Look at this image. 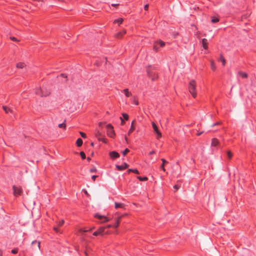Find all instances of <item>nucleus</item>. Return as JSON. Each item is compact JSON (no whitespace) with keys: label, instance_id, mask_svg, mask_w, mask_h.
Masks as SVG:
<instances>
[{"label":"nucleus","instance_id":"1","mask_svg":"<svg viewBox=\"0 0 256 256\" xmlns=\"http://www.w3.org/2000/svg\"><path fill=\"white\" fill-rule=\"evenodd\" d=\"M196 83L194 80H191L188 85V90L191 94L192 96L195 98L196 96Z\"/></svg>","mask_w":256,"mask_h":256},{"label":"nucleus","instance_id":"2","mask_svg":"<svg viewBox=\"0 0 256 256\" xmlns=\"http://www.w3.org/2000/svg\"><path fill=\"white\" fill-rule=\"evenodd\" d=\"M13 194L14 196H20L22 193V189L20 186L14 185L12 186Z\"/></svg>","mask_w":256,"mask_h":256},{"label":"nucleus","instance_id":"3","mask_svg":"<svg viewBox=\"0 0 256 256\" xmlns=\"http://www.w3.org/2000/svg\"><path fill=\"white\" fill-rule=\"evenodd\" d=\"M107 128V134L108 136L111 138H114L115 136V132L114 130V128L110 124H108L106 126Z\"/></svg>","mask_w":256,"mask_h":256},{"label":"nucleus","instance_id":"4","mask_svg":"<svg viewBox=\"0 0 256 256\" xmlns=\"http://www.w3.org/2000/svg\"><path fill=\"white\" fill-rule=\"evenodd\" d=\"M152 128L154 129V131L156 134V138L158 139H159L160 138L162 137L161 132H160V131L158 130V127L157 126L156 124L154 122H152Z\"/></svg>","mask_w":256,"mask_h":256},{"label":"nucleus","instance_id":"5","mask_svg":"<svg viewBox=\"0 0 256 256\" xmlns=\"http://www.w3.org/2000/svg\"><path fill=\"white\" fill-rule=\"evenodd\" d=\"M147 73L148 76L152 80H154L158 78L157 74H156L150 69H148L147 70Z\"/></svg>","mask_w":256,"mask_h":256},{"label":"nucleus","instance_id":"6","mask_svg":"<svg viewBox=\"0 0 256 256\" xmlns=\"http://www.w3.org/2000/svg\"><path fill=\"white\" fill-rule=\"evenodd\" d=\"M94 216L96 218H97L98 219L102 220L101 223H104V222H108L110 220V219L108 218H107L104 216L100 215L98 214H96Z\"/></svg>","mask_w":256,"mask_h":256},{"label":"nucleus","instance_id":"7","mask_svg":"<svg viewBox=\"0 0 256 256\" xmlns=\"http://www.w3.org/2000/svg\"><path fill=\"white\" fill-rule=\"evenodd\" d=\"M105 228H106L103 226L99 228L96 231L93 233V235L94 236H97L98 234L103 235L104 234Z\"/></svg>","mask_w":256,"mask_h":256},{"label":"nucleus","instance_id":"8","mask_svg":"<svg viewBox=\"0 0 256 256\" xmlns=\"http://www.w3.org/2000/svg\"><path fill=\"white\" fill-rule=\"evenodd\" d=\"M36 94L40 95L42 96H46L50 94V92H48L46 94H44V92L41 89H37L36 91Z\"/></svg>","mask_w":256,"mask_h":256},{"label":"nucleus","instance_id":"9","mask_svg":"<svg viewBox=\"0 0 256 256\" xmlns=\"http://www.w3.org/2000/svg\"><path fill=\"white\" fill-rule=\"evenodd\" d=\"M110 156L111 158H118L120 156V154L118 152L115 151H112L110 152Z\"/></svg>","mask_w":256,"mask_h":256},{"label":"nucleus","instance_id":"10","mask_svg":"<svg viewBox=\"0 0 256 256\" xmlns=\"http://www.w3.org/2000/svg\"><path fill=\"white\" fill-rule=\"evenodd\" d=\"M136 124V120H134L132 121V124H131V126H130V128L128 132V135H130V134L135 129V126H134V124Z\"/></svg>","mask_w":256,"mask_h":256},{"label":"nucleus","instance_id":"11","mask_svg":"<svg viewBox=\"0 0 256 256\" xmlns=\"http://www.w3.org/2000/svg\"><path fill=\"white\" fill-rule=\"evenodd\" d=\"M128 166V164L126 163H124L123 166L116 165V168L118 170H122L127 168Z\"/></svg>","mask_w":256,"mask_h":256},{"label":"nucleus","instance_id":"12","mask_svg":"<svg viewBox=\"0 0 256 256\" xmlns=\"http://www.w3.org/2000/svg\"><path fill=\"white\" fill-rule=\"evenodd\" d=\"M126 34V30H122V32H118L116 34V37L118 38H122V36L124 35V34Z\"/></svg>","mask_w":256,"mask_h":256},{"label":"nucleus","instance_id":"13","mask_svg":"<svg viewBox=\"0 0 256 256\" xmlns=\"http://www.w3.org/2000/svg\"><path fill=\"white\" fill-rule=\"evenodd\" d=\"M202 46L204 49L208 48V40L206 38H203L202 40Z\"/></svg>","mask_w":256,"mask_h":256},{"label":"nucleus","instance_id":"14","mask_svg":"<svg viewBox=\"0 0 256 256\" xmlns=\"http://www.w3.org/2000/svg\"><path fill=\"white\" fill-rule=\"evenodd\" d=\"M114 205H115L116 208H124V206H125V205L122 203L115 202Z\"/></svg>","mask_w":256,"mask_h":256},{"label":"nucleus","instance_id":"15","mask_svg":"<svg viewBox=\"0 0 256 256\" xmlns=\"http://www.w3.org/2000/svg\"><path fill=\"white\" fill-rule=\"evenodd\" d=\"M122 216H120L118 217V218H116V222L114 226V227L117 228L118 226L120 220H121L122 218Z\"/></svg>","mask_w":256,"mask_h":256},{"label":"nucleus","instance_id":"16","mask_svg":"<svg viewBox=\"0 0 256 256\" xmlns=\"http://www.w3.org/2000/svg\"><path fill=\"white\" fill-rule=\"evenodd\" d=\"M123 92L127 97H130L132 95L131 92H130L128 88L124 90Z\"/></svg>","mask_w":256,"mask_h":256},{"label":"nucleus","instance_id":"17","mask_svg":"<svg viewBox=\"0 0 256 256\" xmlns=\"http://www.w3.org/2000/svg\"><path fill=\"white\" fill-rule=\"evenodd\" d=\"M219 143V142L216 138H212V146H216Z\"/></svg>","mask_w":256,"mask_h":256},{"label":"nucleus","instance_id":"18","mask_svg":"<svg viewBox=\"0 0 256 256\" xmlns=\"http://www.w3.org/2000/svg\"><path fill=\"white\" fill-rule=\"evenodd\" d=\"M2 108L6 114H8L9 112H10V113L13 112V111L11 108H8L6 106H3Z\"/></svg>","mask_w":256,"mask_h":256},{"label":"nucleus","instance_id":"19","mask_svg":"<svg viewBox=\"0 0 256 256\" xmlns=\"http://www.w3.org/2000/svg\"><path fill=\"white\" fill-rule=\"evenodd\" d=\"M16 68H23L26 66V65L24 62H18L16 64Z\"/></svg>","mask_w":256,"mask_h":256},{"label":"nucleus","instance_id":"20","mask_svg":"<svg viewBox=\"0 0 256 256\" xmlns=\"http://www.w3.org/2000/svg\"><path fill=\"white\" fill-rule=\"evenodd\" d=\"M162 164L160 166V168L162 169V170L164 172L166 170L164 166L165 164L168 163V162L166 161L164 159L162 158Z\"/></svg>","mask_w":256,"mask_h":256},{"label":"nucleus","instance_id":"21","mask_svg":"<svg viewBox=\"0 0 256 256\" xmlns=\"http://www.w3.org/2000/svg\"><path fill=\"white\" fill-rule=\"evenodd\" d=\"M219 60L222 62L223 66H224L226 64V60L222 54H220Z\"/></svg>","mask_w":256,"mask_h":256},{"label":"nucleus","instance_id":"22","mask_svg":"<svg viewBox=\"0 0 256 256\" xmlns=\"http://www.w3.org/2000/svg\"><path fill=\"white\" fill-rule=\"evenodd\" d=\"M76 144L78 146H80L82 144V140L81 138H79L77 140Z\"/></svg>","mask_w":256,"mask_h":256},{"label":"nucleus","instance_id":"23","mask_svg":"<svg viewBox=\"0 0 256 256\" xmlns=\"http://www.w3.org/2000/svg\"><path fill=\"white\" fill-rule=\"evenodd\" d=\"M238 74L243 78H248V74L245 72H238Z\"/></svg>","mask_w":256,"mask_h":256},{"label":"nucleus","instance_id":"24","mask_svg":"<svg viewBox=\"0 0 256 256\" xmlns=\"http://www.w3.org/2000/svg\"><path fill=\"white\" fill-rule=\"evenodd\" d=\"M123 22L122 18H119L117 20H114V23H118V24H121Z\"/></svg>","mask_w":256,"mask_h":256},{"label":"nucleus","instance_id":"25","mask_svg":"<svg viewBox=\"0 0 256 256\" xmlns=\"http://www.w3.org/2000/svg\"><path fill=\"white\" fill-rule=\"evenodd\" d=\"M32 245L36 244L38 246V248L40 249V242H37L36 240L33 241L32 243Z\"/></svg>","mask_w":256,"mask_h":256},{"label":"nucleus","instance_id":"26","mask_svg":"<svg viewBox=\"0 0 256 256\" xmlns=\"http://www.w3.org/2000/svg\"><path fill=\"white\" fill-rule=\"evenodd\" d=\"M137 178L140 181H146L148 180V178L146 176H144V177L138 176Z\"/></svg>","mask_w":256,"mask_h":256},{"label":"nucleus","instance_id":"27","mask_svg":"<svg viewBox=\"0 0 256 256\" xmlns=\"http://www.w3.org/2000/svg\"><path fill=\"white\" fill-rule=\"evenodd\" d=\"M210 66H211V68L212 70H215L216 66H215L214 62L213 60L210 61Z\"/></svg>","mask_w":256,"mask_h":256},{"label":"nucleus","instance_id":"28","mask_svg":"<svg viewBox=\"0 0 256 256\" xmlns=\"http://www.w3.org/2000/svg\"><path fill=\"white\" fill-rule=\"evenodd\" d=\"M227 156L229 159H230L232 156V154L230 151L227 152Z\"/></svg>","mask_w":256,"mask_h":256},{"label":"nucleus","instance_id":"29","mask_svg":"<svg viewBox=\"0 0 256 256\" xmlns=\"http://www.w3.org/2000/svg\"><path fill=\"white\" fill-rule=\"evenodd\" d=\"M219 21V19L217 18L213 17L212 19V22L213 23L217 22Z\"/></svg>","mask_w":256,"mask_h":256},{"label":"nucleus","instance_id":"30","mask_svg":"<svg viewBox=\"0 0 256 256\" xmlns=\"http://www.w3.org/2000/svg\"><path fill=\"white\" fill-rule=\"evenodd\" d=\"M58 126L60 128H66V124L64 122L62 123V124H59Z\"/></svg>","mask_w":256,"mask_h":256},{"label":"nucleus","instance_id":"31","mask_svg":"<svg viewBox=\"0 0 256 256\" xmlns=\"http://www.w3.org/2000/svg\"><path fill=\"white\" fill-rule=\"evenodd\" d=\"M122 116L124 117V118L126 120H128V114H125V113H123V114H122Z\"/></svg>","mask_w":256,"mask_h":256},{"label":"nucleus","instance_id":"32","mask_svg":"<svg viewBox=\"0 0 256 256\" xmlns=\"http://www.w3.org/2000/svg\"><path fill=\"white\" fill-rule=\"evenodd\" d=\"M158 42L161 47H163L165 46V42L162 40H160Z\"/></svg>","mask_w":256,"mask_h":256},{"label":"nucleus","instance_id":"33","mask_svg":"<svg viewBox=\"0 0 256 256\" xmlns=\"http://www.w3.org/2000/svg\"><path fill=\"white\" fill-rule=\"evenodd\" d=\"M80 156H81V157H82V159H84V158H86V154H85L84 153V152H80Z\"/></svg>","mask_w":256,"mask_h":256},{"label":"nucleus","instance_id":"34","mask_svg":"<svg viewBox=\"0 0 256 256\" xmlns=\"http://www.w3.org/2000/svg\"><path fill=\"white\" fill-rule=\"evenodd\" d=\"M102 133L100 132L99 131H97L96 133V136L98 138H100V136H102Z\"/></svg>","mask_w":256,"mask_h":256},{"label":"nucleus","instance_id":"35","mask_svg":"<svg viewBox=\"0 0 256 256\" xmlns=\"http://www.w3.org/2000/svg\"><path fill=\"white\" fill-rule=\"evenodd\" d=\"M129 150L128 148H126L124 151L122 152V154L124 156H125L128 152H129Z\"/></svg>","mask_w":256,"mask_h":256},{"label":"nucleus","instance_id":"36","mask_svg":"<svg viewBox=\"0 0 256 256\" xmlns=\"http://www.w3.org/2000/svg\"><path fill=\"white\" fill-rule=\"evenodd\" d=\"M98 140H100V141H102V142H103L104 143H106L107 142L106 140V138H98Z\"/></svg>","mask_w":256,"mask_h":256},{"label":"nucleus","instance_id":"37","mask_svg":"<svg viewBox=\"0 0 256 256\" xmlns=\"http://www.w3.org/2000/svg\"><path fill=\"white\" fill-rule=\"evenodd\" d=\"M64 220H62L60 222H58V226H62L63 225V224H64Z\"/></svg>","mask_w":256,"mask_h":256},{"label":"nucleus","instance_id":"38","mask_svg":"<svg viewBox=\"0 0 256 256\" xmlns=\"http://www.w3.org/2000/svg\"><path fill=\"white\" fill-rule=\"evenodd\" d=\"M18 248H14L12 250V252L14 254H16L18 253Z\"/></svg>","mask_w":256,"mask_h":256},{"label":"nucleus","instance_id":"39","mask_svg":"<svg viewBox=\"0 0 256 256\" xmlns=\"http://www.w3.org/2000/svg\"><path fill=\"white\" fill-rule=\"evenodd\" d=\"M153 50L156 52H158V48L154 44L153 47Z\"/></svg>","mask_w":256,"mask_h":256},{"label":"nucleus","instance_id":"40","mask_svg":"<svg viewBox=\"0 0 256 256\" xmlns=\"http://www.w3.org/2000/svg\"><path fill=\"white\" fill-rule=\"evenodd\" d=\"M80 134L83 138H86V134L84 133L80 132Z\"/></svg>","mask_w":256,"mask_h":256},{"label":"nucleus","instance_id":"41","mask_svg":"<svg viewBox=\"0 0 256 256\" xmlns=\"http://www.w3.org/2000/svg\"><path fill=\"white\" fill-rule=\"evenodd\" d=\"M90 172H96V168H92L90 170Z\"/></svg>","mask_w":256,"mask_h":256},{"label":"nucleus","instance_id":"42","mask_svg":"<svg viewBox=\"0 0 256 256\" xmlns=\"http://www.w3.org/2000/svg\"><path fill=\"white\" fill-rule=\"evenodd\" d=\"M94 228V227H92V228H90L88 231H90L92 230H93ZM88 230H82V229H80L79 230V232H87Z\"/></svg>","mask_w":256,"mask_h":256},{"label":"nucleus","instance_id":"43","mask_svg":"<svg viewBox=\"0 0 256 256\" xmlns=\"http://www.w3.org/2000/svg\"><path fill=\"white\" fill-rule=\"evenodd\" d=\"M132 172L135 173V174H139L138 171L136 169H133Z\"/></svg>","mask_w":256,"mask_h":256},{"label":"nucleus","instance_id":"44","mask_svg":"<svg viewBox=\"0 0 256 256\" xmlns=\"http://www.w3.org/2000/svg\"><path fill=\"white\" fill-rule=\"evenodd\" d=\"M54 230L56 232H60L59 230L58 229V228H56V227H54Z\"/></svg>","mask_w":256,"mask_h":256},{"label":"nucleus","instance_id":"45","mask_svg":"<svg viewBox=\"0 0 256 256\" xmlns=\"http://www.w3.org/2000/svg\"><path fill=\"white\" fill-rule=\"evenodd\" d=\"M98 177V176H96V175H94V176H92V180L94 181L96 180V178Z\"/></svg>","mask_w":256,"mask_h":256},{"label":"nucleus","instance_id":"46","mask_svg":"<svg viewBox=\"0 0 256 256\" xmlns=\"http://www.w3.org/2000/svg\"><path fill=\"white\" fill-rule=\"evenodd\" d=\"M10 39L12 40H14V41H18L16 38H14V37H10Z\"/></svg>","mask_w":256,"mask_h":256},{"label":"nucleus","instance_id":"47","mask_svg":"<svg viewBox=\"0 0 256 256\" xmlns=\"http://www.w3.org/2000/svg\"><path fill=\"white\" fill-rule=\"evenodd\" d=\"M134 104H135L136 105H138V100H136L135 99L134 100Z\"/></svg>","mask_w":256,"mask_h":256},{"label":"nucleus","instance_id":"48","mask_svg":"<svg viewBox=\"0 0 256 256\" xmlns=\"http://www.w3.org/2000/svg\"><path fill=\"white\" fill-rule=\"evenodd\" d=\"M180 187V186H178V185H175V186H174V188H175L176 190H177L179 189Z\"/></svg>","mask_w":256,"mask_h":256},{"label":"nucleus","instance_id":"49","mask_svg":"<svg viewBox=\"0 0 256 256\" xmlns=\"http://www.w3.org/2000/svg\"><path fill=\"white\" fill-rule=\"evenodd\" d=\"M148 4H146L144 6V9L146 10H148Z\"/></svg>","mask_w":256,"mask_h":256},{"label":"nucleus","instance_id":"50","mask_svg":"<svg viewBox=\"0 0 256 256\" xmlns=\"http://www.w3.org/2000/svg\"><path fill=\"white\" fill-rule=\"evenodd\" d=\"M120 119L121 120V124H124V120H123V119L122 118H120Z\"/></svg>","mask_w":256,"mask_h":256},{"label":"nucleus","instance_id":"51","mask_svg":"<svg viewBox=\"0 0 256 256\" xmlns=\"http://www.w3.org/2000/svg\"><path fill=\"white\" fill-rule=\"evenodd\" d=\"M60 76H62L64 77V78H67V76H66L65 74H60Z\"/></svg>","mask_w":256,"mask_h":256},{"label":"nucleus","instance_id":"52","mask_svg":"<svg viewBox=\"0 0 256 256\" xmlns=\"http://www.w3.org/2000/svg\"><path fill=\"white\" fill-rule=\"evenodd\" d=\"M203 132H198V133L196 134V135H197V136H200V134H202Z\"/></svg>","mask_w":256,"mask_h":256},{"label":"nucleus","instance_id":"53","mask_svg":"<svg viewBox=\"0 0 256 256\" xmlns=\"http://www.w3.org/2000/svg\"><path fill=\"white\" fill-rule=\"evenodd\" d=\"M155 153V152L154 150H152L150 152V154H153Z\"/></svg>","mask_w":256,"mask_h":256},{"label":"nucleus","instance_id":"54","mask_svg":"<svg viewBox=\"0 0 256 256\" xmlns=\"http://www.w3.org/2000/svg\"><path fill=\"white\" fill-rule=\"evenodd\" d=\"M112 225H110V224H108V226H107L106 227H105V228H111V227H112Z\"/></svg>","mask_w":256,"mask_h":256},{"label":"nucleus","instance_id":"55","mask_svg":"<svg viewBox=\"0 0 256 256\" xmlns=\"http://www.w3.org/2000/svg\"><path fill=\"white\" fill-rule=\"evenodd\" d=\"M84 192L87 196H89L88 194V193L86 190H84Z\"/></svg>","mask_w":256,"mask_h":256},{"label":"nucleus","instance_id":"56","mask_svg":"<svg viewBox=\"0 0 256 256\" xmlns=\"http://www.w3.org/2000/svg\"><path fill=\"white\" fill-rule=\"evenodd\" d=\"M133 169H129L128 170V172H132Z\"/></svg>","mask_w":256,"mask_h":256},{"label":"nucleus","instance_id":"57","mask_svg":"<svg viewBox=\"0 0 256 256\" xmlns=\"http://www.w3.org/2000/svg\"><path fill=\"white\" fill-rule=\"evenodd\" d=\"M219 124H220V122H217V123H216V124H214L212 126H216V125Z\"/></svg>","mask_w":256,"mask_h":256},{"label":"nucleus","instance_id":"58","mask_svg":"<svg viewBox=\"0 0 256 256\" xmlns=\"http://www.w3.org/2000/svg\"><path fill=\"white\" fill-rule=\"evenodd\" d=\"M125 140H126V142L128 143V139L126 136H125Z\"/></svg>","mask_w":256,"mask_h":256},{"label":"nucleus","instance_id":"59","mask_svg":"<svg viewBox=\"0 0 256 256\" xmlns=\"http://www.w3.org/2000/svg\"><path fill=\"white\" fill-rule=\"evenodd\" d=\"M0 256H2V252L0 250Z\"/></svg>","mask_w":256,"mask_h":256},{"label":"nucleus","instance_id":"60","mask_svg":"<svg viewBox=\"0 0 256 256\" xmlns=\"http://www.w3.org/2000/svg\"><path fill=\"white\" fill-rule=\"evenodd\" d=\"M98 124H99L100 126H102V122H100Z\"/></svg>","mask_w":256,"mask_h":256},{"label":"nucleus","instance_id":"61","mask_svg":"<svg viewBox=\"0 0 256 256\" xmlns=\"http://www.w3.org/2000/svg\"><path fill=\"white\" fill-rule=\"evenodd\" d=\"M118 4H112V6H118Z\"/></svg>","mask_w":256,"mask_h":256},{"label":"nucleus","instance_id":"62","mask_svg":"<svg viewBox=\"0 0 256 256\" xmlns=\"http://www.w3.org/2000/svg\"><path fill=\"white\" fill-rule=\"evenodd\" d=\"M87 160H88V161H90V160H91V158H90V157H88V158H87Z\"/></svg>","mask_w":256,"mask_h":256},{"label":"nucleus","instance_id":"63","mask_svg":"<svg viewBox=\"0 0 256 256\" xmlns=\"http://www.w3.org/2000/svg\"><path fill=\"white\" fill-rule=\"evenodd\" d=\"M104 234H109V232H104Z\"/></svg>","mask_w":256,"mask_h":256},{"label":"nucleus","instance_id":"64","mask_svg":"<svg viewBox=\"0 0 256 256\" xmlns=\"http://www.w3.org/2000/svg\"><path fill=\"white\" fill-rule=\"evenodd\" d=\"M90 145H91L92 146H94V143H93V142H92V143H91V144H90Z\"/></svg>","mask_w":256,"mask_h":256}]
</instances>
